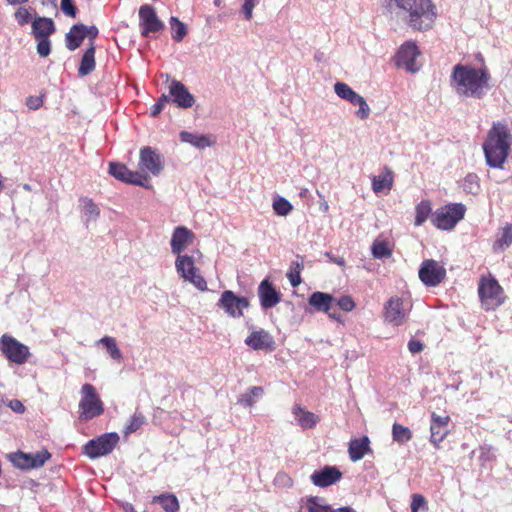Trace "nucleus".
<instances>
[{"label":"nucleus","mask_w":512,"mask_h":512,"mask_svg":"<svg viewBox=\"0 0 512 512\" xmlns=\"http://www.w3.org/2000/svg\"><path fill=\"white\" fill-rule=\"evenodd\" d=\"M384 7L401 17L414 31L432 29L437 18V8L432 0H385Z\"/></svg>","instance_id":"nucleus-1"},{"label":"nucleus","mask_w":512,"mask_h":512,"mask_svg":"<svg viewBox=\"0 0 512 512\" xmlns=\"http://www.w3.org/2000/svg\"><path fill=\"white\" fill-rule=\"evenodd\" d=\"M490 75L486 70L458 64L451 75V85L457 94L481 98L489 88Z\"/></svg>","instance_id":"nucleus-2"},{"label":"nucleus","mask_w":512,"mask_h":512,"mask_svg":"<svg viewBox=\"0 0 512 512\" xmlns=\"http://www.w3.org/2000/svg\"><path fill=\"white\" fill-rule=\"evenodd\" d=\"M512 136L506 125L497 122L483 144L486 163L491 168H502L510 150Z\"/></svg>","instance_id":"nucleus-3"},{"label":"nucleus","mask_w":512,"mask_h":512,"mask_svg":"<svg viewBox=\"0 0 512 512\" xmlns=\"http://www.w3.org/2000/svg\"><path fill=\"white\" fill-rule=\"evenodd\" d=\"M79 412L82 421H89L104 413V404L92 384L86 383L81 387Z\"/></svg>","instance_id":"nucleus-4"},{"label":"nucleus","mask_w":512,"mask_h":512,"mask_svg":"<svg viewBox=\"0 0 512 512\" xmlns=\"http://www.w3.org/2000/svg\"><path fill=\"white\" fill-rule=\"evenodd\" d=\"M478 294L486 310L500 306L505 300L503 288L490 274L480 278Z\"/></svg>","instance_id":"nucleus-5"},{"label":"nucleus","mask_w":512,"mask_h":512,"mask_svg":"<svg viewBox=\"0 0 512 512\" xmlns=\"http://www.w3.org/2000/svg\"><path fill=\"white\" fill-rule=\"evenodd\" d=\"M466 208L462 203H453L437 209L431 216L433 225L440 230H451L464 218Z\"/></svg>","instance_id":"nucleus-6"},{"label":"nucleus","mask_w":512,"mask_h":512,"mask_svg":"<svg viewBox=\"0 0 512 512\" xmlns=\"http://www.w3.org/2000/svg\"><path fill=\"white\" fill-rule=\"evenodd\" d=\"M175 268L181 278L193 284L198 290H207V282L204 277L200 275L199 269L196 267L195 260L192 256L187 254L177 255Z\"/></svg>","instance_id":"nucleus-7"},{"label":"nucleus","mask_w":512,"mask_h":512,"mask_svg":"<svg viewBox=\"0 0 512 512\" xmlns=\"http://www.w3.org/2000/svg\"><path fill=\"white\" fill-rule=\"evenodd\" d=\"M120 440L116 432L104 433L89 440L83 447V452L90 459H97L110 454Z\"/></svg>","instance_id":"nucleus-8"},{"label":"nucleus","mask_w":512,"mask_h":512,"mask_svg":"<svg viewBox=\"0 0 512 512\" xmlns=\"http://www.w3.org/2000/svg\"><path fill=\"white\" fill-rule=\"evenodd\" d=\"M411 305L399 298L391 297L384 306V320L392 326L403 325L409 315Z\"/></svg>","instance_id":"nucleus-9"},{"label":"nucleus","mask_w":512,"mask_h":512,"mask_svg":"<svg viewBox=\"0 0 512 512\" xmlns=\"http://www.w3.org/2000/svg\"><path fill=\"white\" fill-rule=\"evenodd\" d=\"M0 350L6 358L16 364H24L29 356V347L7 334L0 338Z\"/></svg>","instance_id":"nucleus-10"},{"label":"nucleus","mask_w":512,"mask_h":512,"mask_svg":"<svg viewBox=\"0 0 512 512\" xmlns=\"http://www.w3.org/2000/svg\"><path fill=\"white\" fill-rule=\"evenodd\" d=\"M250 305L249 300L243 296H237L231 290L222 292L217 306L225 311L232 318H240L243 316V310Z\"/></svg>","instance_id":"nucleus-11"},{"label":"nucleus","mask_w":512,"mask_h":512,"mask_svg":"<svg viewBox=\"0 0 512 512\" xmlns=\"http://www.w3.org/2000/svg\"><path fill=\"white\" fill-rule=\"evenodd\" d=\"M139 27L141 35L149 37L151 33L162 31L165 25L157 16L155 8L145 4L139 8Z\"/></svg>","instance_id":"nucleus-12"},{"label":"nucleus","mask_w":512,"mask_h":512,"mask_svg":"<svg viewBox=\"0 0 512 512\" xmlns=\"http://www.w3.org/2000/svg\"><path fill=\"white\" fill-rule=\"evenodd\" d=\"M419 279L429 287L439 285L446 276L445 268L433 259L424 260L420 266Z\"/></svg>","instance_id":"nucleus-13"},{"label":"nucleus","mask_w":512,"mask_h":512,"mask_svg":"<svg viewBox=\"0 0 512 512\" xmlns=\"http://www.w3.org/2000/svg\"><path fill=\"white\" fill-rule=\"evenodd\" d=\"M109 173L120 181L144 188L149 187L148 177L145 174L130 171L124 164L110 163Z\"/></svg>","instance_id":"nucleus-14"},{"label":"nucleus","mask_w":512,"mask_h":512,"mask_svg":"<svg viewBox=\"0 0 512 512\" xmlns=\"http://www.w3.org/2000/svg\"><path fill=\"white\" fill-rule=\"evenodd\" d=\"M451 419L449 415H438L435 412L431 413L430 420V442L436 449L440 448V443L448 436L449 423Z\"/></svg>","instance_id":"nucleus-15"},{"label":"nucleus","mask_w":512,"mask_h":512,"mask_svg":"<svg viewBox=\"0 0 512 512\" xmlns=\"http://www.w3.org/2000/svg\"><path fill=\"white\" fill-rule=\"evenodd\" d=\"M139 166L142 170L149 171L152 175L157 176L163 170L164 158L156 149L144 147L140 150Z\"/></svg>","instance_id":"nucleus-16"},{"label":"nucleus","mask_w":512,"mask_h":512,"mask_svg":"<svg viewBox=\"0 0 512 512\" xmlns=\"http://www.w3.org/2000/svg\"><path fill=\"white\" fill-rule=\"evenodd\" d=\"M420 55V51L413 41L405 42L397 53V65L404 67L410 72H416L419 70V66L416 64V58Z\"/></svg>","instance_id":"nucleus-17"},{"label":"nucleus","mask_w":512,"mask_h":512,"mask_svg":"<svg viewBox=\"0 0 512 512\" xmlns=\"http://www.w3.org/2000/svg\"><path fill=\"white\" fill-rule=\"evenodd\" d=\"M169 96L171 100L182 109L191 108L195 104L194 96L187 87L178 80H172L169 85Z\"/></svg>","instance_id":"nucleus-18"},{"label":"nucleus","mask_w":512,"mask_h":512,"mask_svg":"<svg viewBox=\"0 0 512 512\" xmlns=\"http://www.w3.org/2000/svg\"><path fill=\"white\" fill-rule=\"evenodd\" d=\"M257 293L260 305L264 310L275 307L281 301L280 292L276 290L268 279L261 281L258 286Z\"/></svg>","instance_id":"nucleus-19"},{"label":"nucleus","mask_w":512,"mask_h":512,"mask_svg":"<svg viewBox=\"0 0 512 512\" xmlns=\"http://www.w3.org/2000/svg\"><path fill=\"white\" fill-rule=\"evenodd\" d=\"M195 235L185 226H178L174 229L170 241L171 252L174 255H181L185 248L192 244Z\"/></svg>","instance_id":"nucleus-20"},{"label":"nucleus","mask_w":512,"mask_h":512,"mask_svg":"<svg viewBox=\"0 0 512 512\" xmlns=\"http://www.w3.org/2000/svg\"><path fill=\"white\" fill-rule=\"evenodd\" d=\"M245 344L253 350L273 351L275 349L273 336L264 329L253 331L245 339Z\"/></svg>","instance_id":"nucleus-21"},{"label":"nucleus","mask_w":512,"mask_h":512,"mask_svg":"<svg viewBox=\"0 0 512 512\" xmlns=\"http://www.w3.org/2000/svg\"><path fill=\"white\" fill-rule=\"evenodd\" d=\"M341 477L342 473L337 467L325 466L320 470L314 471L310 479L315 486L324 488L338 482Z\"/></svg>","instance_id":"nucleus-22"},{"label":"nucleus","mask_w":512,"mask_h":512,"mask_svg":"<svg viewBox=\"0 0 512 512\" xmlns=\"http://www.w3.org/2000/svg\"><path fill=\"white\" fill-rule=\"evenodd\" d=\"M179 138L182 142L188 143L200 150L211 147L215 143V140L210 135L197 134L188 131H181Z\"/></svg>","instance_id":"nucleus-23"},{"label":"nucleus","mask_w":512,"mask_h":512,"mask_svg":"<svg viewBox=\"0 0 512 512\" xmlns=\"http://www.w3.org/2000/svg\"><path fill=\"white\" fill-rule=\"evenodd\" d=\"M349 457L351 461L357 462L361 460L365 454L371 452L370 440L367 436L352 439L348 447Z\"/></svg>","instance_id":"nucleus-24"},{"label":"nucleus","mask_w":512,"mask_h":512,"mask_svg":"<svg viewBox=\"0 0 512 512\" xmlns=\"http://www.w3.org/2000/svg\"><path fill=\"white\" fill-rule=\"evenodd\" d=\"M55 32V25L51 18L36 17L32 22V34L35 38H49Z\"/></svg>","instance_id":"nucleus-25"},{"label":"nucleus","mask_w":512,"mask_h":512,"mask_svg":"<svg viewBox=\"0 0 512 512\" xmlns=\"http://www.w3.org/2000/svg\"><path fill=\"white\" fill-rule=\"evenodd\" d=\"M292 413L298 425L303 429L313 428L319 421V417L312 412L305 411L301 406H294Z\"/></svg>","instance_id":"nucleus-26"},{"label":"nucleus","mask_w":512,"mask_h":512,"mask_svg":"<svg viewBox=\"0 0 512 512\" xmlns=\"http://www.w3.org/2000/svg\"><path fill=\"white\" fill-rule=\"evenodd\" d=\"M334 298L332 295L324 292H314L310 295L308 302L317 311L328 313L331 309Z\"/></svg>","instance_id":"nucleus-27"},{"label":"nucleus","mask_w":512,"mask_h":512,"mask_svg":"<svg viewBox=\"0 0 512 512\" xmlns=\"http://www.w3.org/2000/svg\"><path fill=\"white\" fill-rule=\"evenodd\" d=\"M95 66V46L92 42L90 47L86 49L82 56L80 66L78 69L79 76L84 77L89 75L94 71Z\"/></svg>","instance_id":"nucleus-28"},{"label":"nucleus","mask_w":512,"mask_h":512,"mask_svg":"<svg viewBox=\"0 0 512 512\" xmlns=\"http://www.w3.org/2000/svg\"><path fill=\"white\" fill-rule=\"evenodd\" d=\"M512 244V224L506 223L493 244L495 252L504 251Z\"/></svg>","instance_id":"nucleus-29"},{"label":"nucleus","mask_w":512,"mask_h":512,"mask_svg":"<svg viewBox=\"0 0 512 512\" xmlns=\"http://www.w3.org/2000/svg\"><path fill=\"white\" fill-rule=\"evenodd\" d=\"M152 502L160 504L165 512H178L180 508L177 497L171 493L155 496Z\"/></svg>","instance_id":"nucleus-30"},{"label":"nucleus","mask_w":512,"mask_h":512,"mask_svg":"<svg viewBox=\"0 0 512 512\" xmlns=\"http://www.w3.org/2000/svg\"><path fill=\"white\" fill-rule=\"evenodd\" d=\"M80 203L86 223L95 221L99 217L100 209L91 199L87 197L80 198Z\"/></svg>","instance_id":"nucleus-31"},{"label":"nucleus","mask_w":512,"mask_h":512,"mask_svg":"<svg viewBox=\"0 0 512 512\" xmlns=\"http://www.w3.org/2000/svg\"><path fill=\"white\" fill-rule=\"evenodd\" d=\"M263 392L262 387L253 386L239 396L238 403L244 407H251L263 395Z\"/></svg>","instance_id":"nucleus-32"},{"label":"nucleus","mask_w":512,"mask_h":512,"mask_svg":"<svg viewBox=\"0 0 512 512\" xmlns=\"http://www.w3.org/2000/svg\"><path fill=\"white\" fill-rule=\"evenodd\" d=\"M80 28L81 27H79L78 24L73 25L70 28V31L65 36L66 47L70 51H74L78 47H80V45L82 44V42L84 40L83 34L80 33L81 32Z\"/></svg>","instance_id":"nucleus-33"},{"label":"nucleus","mask_w":512,"mask_h":512,"mask_svg":"<svg viewBox=\"0 0 512 512\" xmlns=\"http://www.w3.org/2000/svg\"><path fill=\"white\" fill-rule=\"evenodd\" d=\"M393 184V176L391 171H387L384 175L375 176L372 180V189L375 193L382 192L384 189L388 191Z\"/></svg>","instance_id":"nucleus-34"},{"label":"nucleus","mask_w":512,"mask_h":512,"mask_svg":"<svg viewBox=\"0 0 512 512\" xmlns=\"http://www.w3.org/2000/svg\"><path fill=\"white\" fill-rule=\"evenodd\" d=\"M99 344L103 345L110 357L116 361H121L123 358L122 352L117 346L116 340L110 336H104L99 341Z\"/></svg>","instance_id":"nucleus-35"},{"label":"nucleus","mask_w":512,"mask_h":512,"mask_svg":"<svg viewBox=\"0 0 512 512\" xmlns=\"http://www.w3.org/2000/svg\"><path fill=\"white\" fill-rule=\"evenodd\" d=\"M372 255L374 258L382 259L390 257L392 251L389 247V243L385 240L376 239L371 247Z\"/></svg>","instance_id":"nucleus-36"},{"label":"nucleus","mask_w":512,"mask_h":512,"mask_svg":"<svg viewBox=\"0 0 512 512\" xmlns=\"http://www.w3.org/2000/svg\"><path fill=\"white\" fill-rule=\"evenodd\" d=\"M392 438L395 442L406 443L411 440L412 432L408 427L394 423L392 426Z\"/></svg>","instance_id":"nucleus-37"},{"label":"nucleus","mask_w":512,"mask_h":512,"mask_svg":"<svg viewBox=\"0 0 512 512\" xmlns=\"http://www.w3.org/2000/svg\"><path fill=\"white\" fill-rule=\"evenodd\" d=\"M432 208L429 201H421L415 208V225L421 226L431 214Z\"/></svg>","instance_id":"nucleus-38"},{"label":"nucleus","mask_w":512,"mask_h":512,"mask_svg":"<svg viewBox=\"0 0 512 512\" xmlns=\"http://www.w3.org/2000/svg\"><path fill=\"white\" fill-rule=\"evenodd\" d=\"M169 22L172 29V38L176 42H181L187 34L186 25L174 16L170 18Z\"/></svg>","instance_id":"nucleus-39"},{"label":"nucleus","mask_w":512,"mask_h":512,"mask_svg":"<svg viewBox=\"0 0 512 512\" xmlns=\"http://www.w3.org/2000/svg\"><path fill=\"white\" fill-rule=\"evenodd\" d=\"M306 508L308 512H332L333 508L326 504L323 499L319 497H310L307 500Z\"/></svg>","instance_id":"nucleus-40"},{"label":"nucleus","mask_w":512,"mask_h":512,"mask_svg":"<svg viewBox=\"0 0 512 512\" xmlns=\"http://www.w3.org/2000/svg\"><path fill=\"white\" fill-rule=\"evenodd\" d=\"M462 187L465 192L477 195L480 191L479 177L474 174H468L463 181Z\"/></svg>","instance_id":"nucleus-41"},{"label":"nucleus","mask_w":512,"mask_h":512,"mask_svg":"<svg viewBox=\"0 0 512 512\" xmlns=\"http://www.w3.org/2000/svg\"><path fill=\"white\" fill-rule=\"evenodd\" d=\"M272 207L274 212L279 216H287L293 209L291 203L281 196L274 199Z\"/></svg>","instance_id":"nucleus-42"},{"label":"nucleus","mask_w":512,"mask_h":512,"mask_svg":"<svg viewBox=\"0 0 512 512\" xmlns=\"http://www.w3.org/2000/svg\"><path fill=\"white\" fill-rule=\"evenodd\" d=\"M30 458H31L30 453H24V452H17L10 456V460L13 463V465L20 469H24V470L31 469Z\"/></svg>","instance_id":"nucleus-43"},{"label":"nucleus","mask_w":512,"mask_h":512,"mask_svg":"<svg viewBox=\"0 0 512 512\" xmlns=\"http://www.w3.org/2000/svg\"><path fill=\"white\" fill-rule=\"evenodd\" d=\"M30 467L31 469L42 467L45 462L51 457L47 450H41L36 453H30Z\"/></svg>","instance_id":"nucleus-44"},{"label":"nucleus","mask_w":512,"mask_h":512,"mask_svg":"<svg viewBox=\"0 0 512 512\" xmlns=\"http://www.w3.org/2000/svg\"><path fill=\"white\" fill-rule=\"evenodd\" d=\"M334 91L338 97L348 101L354 93H356L348 84L344 82H336L334 84Z\"/></svg>","instance_id":"nucleus-45"},{"label":"nucleus","mask_w":512,"mask_h":512,"mask_svg":"<svg viewBox=\"0 0 512 512\" xmlns=\"http://www.w3.org/2000/svg\"><path fill=\"white\" fill-rule=\"evenodd\" d=\"M144 421L145 417L142 414L135 413L125 426V434L136 432L143 425Z\"/></svg>","instance_id":"nucleus-46"},{"label":"nucleus","mask_w":512,"mask_h":512,"mask_svg":"<svg viewBox=\"0 0 512 512\" xmlns=\"http://www.w3.org/2000/svg\"><path fill=\"white\" fill-rule=\"evenodd\" d=\"M411 510L419 512V510L428 511V503L425 497L421 494H413L411 501Z\"/></svg>","instance_id":"nucleus-47"},{"label":"nucleus","mask_w":512,"mask_h":512,"mask_svg":"<svg viewBox=\"0 0 512 512\" xmlns=\"http://www.w3.org/2000/svg\"><path fill=\"white\" fill-rule=\"evenodd\" d=\"M37 43V53L41 57H47L51 52V42L49 38H35Z\"/></svg>","instance_id":"nucleus-48"},{"label":"nucleus","mask_w":512,"mask_h":512,"mask_svg":"<svg viewBox=\"0 0 512 512\" xmlns=\"http://www.w3.org/2000/svg\"><path fill=\"white\" fill-rule=\"evenodd\" d=\"M171 101L169 95L163 94L151 108V116L156 117L164 109L165 105Z\"/></svg>","instance_id":"nucleus-49"},{"label":"nucleus","mask_w":512,"mask_h":512,"mask_svg":"<svg viewBox=\"0 0 512 512\" xmlns=\"http://www.w3.org/2000/svg\"><path fill=\"white\" fill-rule=\"evenodd\" d=\"M356 106H358V110L355 112L356 117L361 120L367 119L371 110L366 100L363 98Z\"/></svg>","instance_id":"nucleus-50"},{"label":"nucleus","mask_w":512,"mask_h":512,"mask_svg":"<svg viewBox=\"0 0 512 512\" xmlns=\"http://www.w3.org/2000/svg\"><path fill=\"white\" fill-rule=\"evenodd\" d=\"M15 19L18 22V24L22 26V25L27 24L30 21L31 15L27 8L20 7L15 12Z\"/></svg>","instance_id":"nucleus-51"},{"label":"nucleus","mask_w":512,"mask_h":512,"mask_svg":"<svg viewBox=\"0 0 512 512\" xmlns=\"http://www.w3.org/2000/svg\"><path fill=\"white\" fill-rule=\"evenodd\" d=\"M80 33L83 34V38L88 37L90 40H94L98 36V28L95 25L86 26L84 24H78Z\"/></svg>","instance_id":"nucleus-52"},{"label":"nucleus","mask_w":512,"mask_h":512,"mask_svg":"<svg viewBox=\"0 0 512 512\" xmlns=\"http://www.w3.org/2000/svg\"><path fill=\"white\" fill-rule=\"evenodd\" d=\"M61 10L64 14L70 17L76 16V7L73 0H61Z\"/></svg>","instance_id":"nucleus-53"},{"label":"nucleus","mask_w":512,"mask_h":512,"mask_svg":"<svg viewBox=\"0 0 512 512\" xmlns=\"http://www.w3.org/2000/svg\"><path fill=\"white\" fill-rule=\"evenodd\" d=\"M258 0H244V4L242 6V12L247 20L252 18L253 9L257 5Z\"/></svg>","instance_id":"nucleus-54"},{"label":"nucleus","mask_w":512,"mask_h":512,"mask_svg":"<svg viewBox=\"0 0 512 512\" xmlns=\"http://www.w3.org/2000/svg\"><path fill=\"white\" fill-rule=\"evenodd\" d=\"M337 304L338 306L343 310V311H346V312H349L351 310L354 309L355 307V303L354 301L352 300V298L350 296H342L338 301H337Z\"/></svg>","instance_id":"nucleus-55"},{"label":"nucleus","mask_w":512,"mask_h":512,"mask_svg":"<svg viewBox=\"0 0 512 512\" xmlns=\"http://www.w3.org/2000/svg\"><path fill=\"white\" fill-rule=\"evenodd\" d=\"M423 348H424L423 344L418 340L411 339L408 342V349L413 354L421 352L423 350Z\"/></svg>","instance_id":"nucleus-56"},{"label":"nucleus","mask_w":512,"mask_h":512,"mask_svg":"<svg viewBox=\"0 0 512 512\" xmlns=\"http://www.w3.org/2000/svg\"><path fill=\"white\" fill-rule=\"evenodd\" d=\"M42 104H43V101L40 97L30 96L29 98H27V101H26V105L30 109H33V110L38 109L39 107L42 106Z\"/></svg>","instance_id":"nucleus-57"},{"label":"nucleus","mask_w":512,"mask_h":512,"mask_svg":"<svg viewBox=\"0 0 512 512\" xmlns=\"http://www.w3.org/2000/svg\"><path fill=\"white\" fill-rule=\"evenodd\" d=\"M8 406L16 413H23L25 411L23 403L17 399L10 400Z\"/></svg>","instance_id":"nucleus-58"},{"label":"nucleus","mask_w":512,"mask_h":512,"mask_svg":"<svg viewBox=\"0 0 512 512\" xmlns=\"http://www.w3.org/2000/svg\"><path fill=\"white\" fill-rule=\"evenodd\" d=\"M288 279L293 287H297L301 283V276L299 271H291L288 273Z\"/></svg>","instance_id":"nucleus-59"},{"label":"nucleus","mask_w":512,"mask_h":512,"mask_svg":"<svg viewBox=\"0 0 512 512\" xmlns=\"http://www.w3.org/2000/svg\"><path fill=\"white\" fill-rule=\"evenodd\" d=\"M363 99V97L361 95H359L357 92L354 93V95L348 100V102L354 106H356L361 100Z\"/></svg>","instance_id":"nucleus-60"},{"label":"nucleus","mask_w":512,"mask_h":512,"mask_svg":"<svg viewBox=\"0 0 512 512\" xmlns=\"http://www.w3.org/2000/svg\"><path fill=\"white\" fill-rule=\"evenodd\" d=\"M327 256L331 259V261H333L337 265H339V266H344L345 265V260H344L343 257H332L330 255V253H327Z\"/></svg>","instance_id":"nucleus-61"},{"label":"nucleus","mask_w":512,"mask_h":512,"mask_svg":"<svg viewBox=\"0 0 512 512\" xmlns=\"http://www.w3.org/2000/svg\"><path fill=\"white\" fill-rule=\"evenodd\" d=\"M332 512H355V510L349 506H346V507H340L337 509H333Z\"/></svg>","instance_id":"nucleus-62"},{"label":"nucleus","mask_w":512,"mask_h":512,"mask_svg":"<svg viewBox=\"0 0 512 512\" xmlns=\"http://www.w3.org/2000/svg\"><path fill=\"white\" fill-rule=\"evenodd\" d=\"M29 0H7L9 5H21L27 3Z\"/></svg>","instance_id":"nucleus-63"},{"label":"nucleus","mask_w":512,"mask_h":512,"mask_svg":"<svg viewBox=\"0 0 512 512\" xmlns=\"http://www.w3.org/2000/svg\"><path fill=\"white\" fill-rule=\"evenodd\" d=\"M293 266H294V271H301V269H303L304 265H303V262H293Z\"/></svg>","instance_id":"nucleus-64"}]
</instances>
